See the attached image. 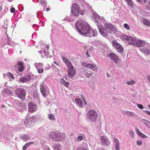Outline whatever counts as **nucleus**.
<instances>
[{
  "instance_id": "5fc2aeb1",
  "label": "nucleus",
  "mask_w": 150,
  "mask_h": 150,
  "mask_svg": "<svg viewBox=\"0 0 150 150\" xmlns=\"http://www.w3.org/2000/svg\"><path fill=\"white\" fill-rule=\"evenodd\" d=\"M55 150H61L60 148H59L57 146H55L54 148Z\"/></svg>"
},
{
  "instance_id": "ddd939ff",
  "label": "nucleus",
  "mask_w": 150,
  "mask_h": 150,
  "mask_svg": "<svg viewBox=\"0 0 150 150\" xmlns=\"http://www.w3.org/2000/svg\"><path fill=\"white\" fill-rule=\"evenodd\" d=\"M40 90L41 93L43 96L44 97L46 96V90L45 87L42 85V84L40 85Z\"/></svg>"
},
{
  "instance_id": "5701e85b",
  "label": "nucleus",
  "mask_w": 150,
  "mask_h": 150,
  "mask_svg": "<svg viewBox=\"0 0 150 150\" xmlns=\"http://www.w3.org/2000/svg\"><path fill=\"white\" fill-rule=\"evenodd\" d=\"M141 51L146 54H150V51L146 49H143L141 50Z\"/></svg>"
},
{
  "instance_id": "774afa93",
  "label": "nucleus",
  "mask_w": 150,
  "mask_h": 150,
  "mask_svg": "<svg viewBox=\"0 0 150 150\" xmlns=\"http://www.w3.org/2000/svg\"><path fill=\"white\" fill-rule=\"evenodd\" d=\"M144 0V3H145L146 2V1H147V0Z\"/></svg>"
},
{
  "instance_id": "a211bd4d",
  "label": "nucleus",
  "mask_w": 150,
  "mask_h": 150,
  "mask_svg": "<svg viewBox=\"0 0 150 150\" xmlns=\"http://www.w3.org/2000/svg\"><path fill=\"white\" fill-rule=\"evenodd\" d=\"M28 81V79L23 76L21 77L19 80V81L21 83L25 82Z\"/></svg>"
},
{
  "instance_id": "8fccbe9b",
  "label": "nucleus",
  "mask_w": 150,
  "mask_h": 150,
  "mask_svg": "<svg viewBox=\"0 0 150 150\" xmlns=\"http://www.w3.org/2000/svg\"><path fill=\"white\" fill-rule=\"evenodd\" d=\"M15 9L14 8H13L10 9V11L12 13H14L15 12Z\"/></svg>"
},
{
  "instance_id": "dca6fc26",
  "label": "nucleus",
  "mask_w": 150,
  "mask_h": 150,
  "mask_svg": "<svg viewBox=\"0 0 150 150\" xmlns=\"http://www.w3.org/2000/svg\"><path fill=\"white\" fill-rule=\"evenodd\" d=\"M23 65V62H19L18 63V65L19 66L18 69L19 71L20 72L23 71L24 69Z\"/></svg>"
},
{
  "instance_id": "9b49d317",
  "label": "nucleus",
  "mask_w": 150,
  "mask_h": 150,
  "mask_svg": "<svg viewBox=\"0 0 150 150\" xmlns=\"http://www.w3.org/2000/svg\"><path fill=\"white\" fill-rule=\"evenodd\" d=\"M35 105L33 102H30L29 104V111L34 112L35 110Z\"/></svg>"
},
{
  "instance_id": "bf43d9fd",
  "label": "nucleus",
  "mask_w": 150,
  "mask_h": 150,
  "mask_svg": "<svg viewBox=\"0 0 150 150\" xmlns=\"http://www.w3.org/2000/svg\"><path fill=\"white\" fill-rule=\"evenodd\" d=\"M99 16L97 14H95V18H99Z\"/></svg>"
},
{
  "instance_id": "7ed1b4c3",
  "label": "nucleus",
  "mask_w": 150,
  "mask_h": 150,
  "mask_svg": "<svg viewBox=\"0 0 150 150\" xmlns=\"http://www.w3.org/2000/svg\"><path fill=\"white\" fill-rule=\"evenodd\" d=\"M123 38L125 40L128 41L129 44L132 45L133 46L137 47L144 46L145 44L144 41L139 40H137L130 36H128L126 35L123 36Z\"/></svg>"
},
{
  "instance_id": "338daca9",
  "label": "nucleus",
  "mask_w": 150,
  "mask_h": 150,
  "mask_svg": "<svg viewBox=\"0 0 150 150\" xmlns=\"http://www.w3.org/2000/svg\"><path fill=\"white\" fill-rule=\"evenodd\" d=\"M50 10V8H47V9H46V11H49V10Z\"/></svg>"
},
{
  "instance_id": "58836bf2",
  "label": "nucleus",
  "mask_w": 150,
  "mask_h": 150,
  "mask_svg": "<svg viewBox=\"0 0 150 150\" xmlns=\"http://www.w3.org/2000/svg\"><path fill=\"white\" fill-rule=\"evenodd\" d=\"M142 142L141 140H137V144L139 146H140L142 144Z\"/></svg>"
},
{
  "instance_id": "b1692460",
  "label": "nucleus",
  "mask_w": 150,
  "mask_h": 150,
  "mask_svg": "<svg viewBox=\"0 0 150 150\" xmlns=\"http://www.w3.org/2000/svg\"><path fill=\"white\" fill-rule=\"evenodd\" d=\"M48 118L50 120H53V121L55 120V118L54 115L52 114L48 115Z\"/></svg>"
},
{
  "instance_id": "4468645a",
  "label": "nucleus",
  "mask_w": 150,
  "mask_h": 150,
  "mask_svg": "<svg viewBox=\"0 0 150 150\" xmlns=\"http://www.w3.org/2000/svg\"><path fill=\"white\" fill-rule=\"evenodd\" d=\"M29 120H30L29 123L30 126H33L36 121L35 117L34 116H32L30 118V117L29 118Z\"/></svg>"
},
{
  "instance_id": "a19ab883",
  "label": "nucleus",
  "mask_w": 150,
  "mask_h": 150,
  "mask_svg": "<svg viewBox=\"0 0 150 150\" xmlns=\"http://www.w3.org/2000/svg\"><path fill=\"white\" fill-rule=\"evenodd\" d=\"M124 27L127 29L129 30L130 29L129 25L125 23L124 25Z\"/></svg>"
},
{
  "instance_id": "0eeeda50",
  "label": "nucleus",
  "mask_w": 150,
  "mask_h": 150,
  "mask_svg": "<svg viewBox=\"0 0 150 150\" xmlns=\"http://www.w3.org/2000/svg\"><path fill=\"white\" fill-rule=\"evenodd\" d=\"M80 9L79 6L76 4H74L72 7L71 13L72 15L78 16L79 13Z\"/></svg>"
},
{
  "instance_id": "f257e3e1",
  "label": "nucleus",
  "mask_w": 150,
  "mask_h": 150,
  "mask_svg": "<svg viewBox=\"0 0 150 150\" xmlns=\"http://www.w3.org/2000/svg\"><path fill=\"white\" fill-rule=\"evenodd\" d=\"M100 24L97 25L100 33L103 36H106L108 33L112 32L115 33L116 32L115 28L110 23L105 24L103 28L100 27Z\"/></svg>"
},
{
  "instance_id": "7c9ffc66",
  "label": "nucleus",
  "mask_w": 150,
  "mask_h": 150,
  "mask_svg": "<svg viewBox=\"0 0 150 150\" xmlns=\"http://www.w3.org/2000/svg\"><path fill=\"white\" fill-rule=\"evenodd\" d=\"M34 64L37 69L38 67L41 68V67L42 66V64L41 63H35Z\"/></svg>"
},
{
  "instance_id": "6ab92c4d",
  "label": "nucleus",
  "mask_w": 150,
  "mask_h": 150,
  "mask_svg": "<svg viewBox=\"0 0 150 150\" xmlns=\"http://www.w3.org/2000/svg\"><path fill=\"white\" fill-rule=\"evenodd\" d=\"M143 23L144 24L148 26H150V21H149L147 19H143Z\"/></svg>"
},
{
  "instance_id": "e433bc0d",
  "label": "nucleus",
  "mask_w": 150,
  "mask_h": 150,
  "mask_svg": "<svg viewBox=\"0 0 150 150\" xmlns=\"http://www.w3.org/2000/svg\"><path fill=\"white\" fill-rule=\"evenodd\" d=\"M129 135H130V137H131L133 138L134 137V134L133 131L132 130H131L129 132Z\"/></svg>"
},
{
  "instance_id": "2f4dec72",
  "label": "nucleus",
  "mask_w": 150,
  "mask_h": 150,
  "mask_svg": "<svg viewBox=\"0 0 150 150\" xmlns=\"http://www.w3.org/2000/svg\"><path fill=\"white\" fill-rule=\"evenodd\" d=\"M126 114L128 116H130V117H133L134 115V113H133L132 112H128V111L127 112H126Z\"/></svg>"
},
{
  "instance_id": "2eb2a0df",
  "label": "nucleus",
  "mask_w": 150,
  "mask_h": 150,
  "mask_svg": "<svg viewBox=\"0 0 150 150\" xmlns=\"http://www.w3.org/2000/svg\"><path fill=\"white\" fill-rule=\"evenodd\" d=\"M88 68H90L94 71H96L98 69V68L96 65L91 64H88Z\"/></svg>"
},
{
  "instance_id": "393cba45",
  "label": "nucleus",
  "mask_w": 150,
  "mask_h": 150,
  "mask_svg": "<svg viewBox=\"0 0 150 150\" xmlns=\"http://www.w3.org/2000/svg\"><path fill=\"white\" fill-rule=\"evenodd\" d=\"M4 92L5 94H7L11 95L12 93L11 91L10 90L8 89H5L4 91Z\"/></svg>"
},
{
  "instance_id": "603ef678",
  "label": "nucleus",
  "mask_w": 150,
  "mask_h": 150,
  "mask_svg": "<svg viewBox=\"0 0 150 150\" xmlns=\"http://www.w3.org/2000/svg\"><path fill=\"white\" fill-rule=\"evenodd\" d=\"M93 36H94L96 35H97V32H95V31H93Z\"/></svg>"
},
{
  "instance_id": "f3484780",
  "label": "nucleus",
  "mask_w": 150,
  "mask_h": 150,
  "mask_svg": "<svg viewBox=\"0 0 150 150\" xmlns=\"http://www.w3.org/2000/svg\"><path fill=\"white\" fill-rule=\"evenodd\" d=\"M60 83L62 85H64L67 87H68V84L69 83L68 82H66L64 79L61 78L60 80Z\"/></svg>"
},
{
  "instance_id": "de8ad7c7",
  "label": "nucleus",
  "mask_w": 150,
  "mask_h": 150,
  "mask_svg": "<svg viewBox=\"0 0 150 150\" xmlns=\"http://www.w3.org/2000/svg\"><path fill=\"white\" fill-rule=\"evenodd\" d=\"M120 147V144L115 145L116 150H119Z\"/></svg>"
},
{
  "instance_id": "aec40b11",
  "label": "nucleus",
  "mask_w": 150,
  "mask_h": 150,
  "mask_svg": "<svg viewBox=\"0 0 150 150\" xmlns=\"http://www.w3.org/2000/svg\"><path fill=\"white\" fill-rule=\"evenodd\" d=\"M75 102L80 106H82L83 105L82 102L80 99H76Z\"/></svg>"
},
{
  "instance_id": "4d7b16f0",
  "label": "nucleus",
  "mask_w": 150,
  "mask_h": 150,
  "mask_svg": "<svg viewBox=\"0 0 150 150\" xmlns=\"http://www.w3.org/2000/svg\"><path fill=\"white\" fill-rule=\"evenodd\" d=\"M86 55L88 56V57H90V55H89V53H88V50H87L86 52Z\"/></svg>"
},
{
  "instance_id": "f03ea898",
  "label": "nucleus",
  "mask_w": 150,
  "mask_h": 150,
  "mask_svg": "<svg viewBox=\"0 0 150 150\" xmlns=\"http://www.w3.org/2000/svg\"><path fill=\"white\" fill-rule=\"evenodd\" d=\"M75 26L78 31L82 35H86L88 33H89L90 29L89 25L84 21L80 22L77 21Z\"/></svg>"
},
{
  "instance_id": "49530a36",
  "label": "nucleus",
  "mask_w": 150,
  "mask_h": 150,
  "mask_svg": "<svg viewBox=\"0 0 150 150\" xmlns=\"http://www.w3.org/2000/svg\"><path fill=\"white\" fill-rule=\"evenodd\" d=\"M137 107L140 109H142L143 108V106L141 104H138L137 105Z\"/></svg>"
},
{
  "instance_id": "ea45409f",
  "label": "nucleus",
  "mask_w": 150,
  "mask_h": 150,
  "mask_svg": "<svg viewBox=\"0 0 150 150\" xmlns=\"http://www.w3.org/2000/svg\"><path fill=\"white\" fill-rule=\"evenodd\" d=\"M62 58L65 64L69 61L67 58L64 57H62Z\"/></svg>"
},
{
  "instance_id": "37998d69",
  "label": "nucleus",
  "mask_w": 150,
  "mask_h": 150,
  "mask_svg": "<svg viewBox=\"0 0 150 150\" xmlns=\"http://www.w3.org/2000/svg\"><path fill=\"white\" fill-rule=\"evenodd\" d=\"M28 147V143H26L23 147V150H25Z\"/></svg>"
},
{
  "instance_id": "412c9836",
  "label": "nucleus",
  "mask_w": 150,
  "mask_h": 150,
  "mask_svg": "<svg viewBox=\"0 0 150 150\" xmlns=\"http://www.w3.org/2000/svg\"><path fill=\"white\" fill-rule=\"evenodd\" d=\"M142 122L143 123L146 125L148 127H150V122L148 120L145 119H143L142 120Z\"/></svg>"
},
{
  "instance_id": "bb28decb",
  "label": "nucleus",
  "mask_w": 150,
  "mask_h": 150,
  "mask_svg": "<svg viewBox=\"0 0 150 150\" xmlns=\"http://www.w3.org/2000/svg\"><path fill=\"white\" fill-rule=\"evenodd\" d=\"M113 139L114 142L115 143V145L120 144L119 141L117 139L114 138Z\"/></svg>"
},
{
  "instance_id": "9d476101",
  "label": "nucleus",
  "mask_w": 150,
  "mask_h": 150,
  "mask_svg": "<svg viewBox=\"0 0 150 150\" xmlns=\"http://www.w3.org/2000/svg\"><path fill=\"white\" fill-rule=\"evenodd\" d=\"M76 74L75 69L74 68V67H72L69 69L68 71V74L69 77L72 78Z\"/></svg>"
},
{
  "instance_id": "473e14b6",
  "label": "nucleus",
  "mask_w": 150,
  "mask_h": 150,
  "mask_svg": "<svg viewBox=\"0 0 150 150\" xmlns=\"http://www.w3.org/2000/svg\"><path fill=\"white\" fill-rule=\"evenodd\" d=\"M37 69L38 73L39 74L41 73L43 71V69L42 67H38L37 68Z\"/></svg>"
},
{
  "instance_id": "39448f33",
  "label": "nucleus",
  "mask_w": 150,
  "mask_h": 150,
  "mask_svg": "<svg viewBox=\"0 0 150 150\" xmlns=\"http://www.w3.org/2000/svg\"><path fill=\"white\" fill-rule=\"evenodd\" d=\"M97 114L93 110H90L87 114V118L91 122H94L96 120Z\"/></svg>"
},
{
  "instance_id": "423d86ee",
  "label": "nucleus",
  "mask_w": 150,
  "mask_h": 150,
  "mask_svg": "<svg viewBox=\"0 0 150 150\" xmlns=\"http://www.w3.org/2000/svg\"><path fill=\"white\" fill-rule=\"evenodd\" d=\"M17 97L19 98L23 99L25 98V90L22 88H18L16 89L15 91Z\"/></svg>"
},
{
  "instance_id": "79ce46f5",
  "label": "nucleus",
  "mask_w": 150,
  "mask_h": 150,
  "mask_svg": "<svg viewBox=\"0 0 150 150\" xmlns=\"http://www.w3.org/2000/svg\"><path fill=\"white\" fill-rule=\"evenodd\" d=\"M139 135L143 138H146L147 137L146 136L141 132L140 133V134Z\"/></svg>"
},
{
  "instance_id": "c9c22d12",
  "label": "nucleus",
  "mask_w": 150,
  "mask_h": 150,
  "mask_svg": "<svg viewBox=\"0 0 150 150\" xmlns=\"http://www.w3.org/2000/svg\"><path fill=\"white\" fill-rule=\"evenodd\" d=\"M92 74H93L91 73H88V72H86L85 74V75L87 77L89 78Z\"/></svg>"
},
{
  "instance_id": "0e129e2a",
  "label": "nucleus",
  "mask_w": 150,
  "mask_h": 150,
  "mask_svg": "<svg viewBox=\"0 0 150 150\" xmlns=\"http://www.w3.org/2000/svg\"><path fill=\"white\" fill-rule=\"evenodd\" d=\"M33 142H29V145L30 144H33Z\"/></svg>"
},
{
  "instance_id": "20e7f679",
  "label": "nucleus",
  "mask_w": 150,
  "mask_h": 150,
  "mask_svg": "<svg viewBox=\"0 0 150 150\" xmlns=\"http://www.w3.org/2000/svg\"><path fill=\"white\" fill-rule=\"evenodd\" d=\"M49 136L50 138L55 141L62 140L65 137V136L64 134L54 132H51L49 134Z\"/></svg>"
},
{
  "instance_id": "a18cd8bd",
  "label": "nucleus",
  "mask_w": 150,
  "mask_h": 150,
  "mask_svg": "<svg viewBox=\"0 0 150 150\" xmlns=\"http://www.w3.org/2000/svg\"><path fill=\"white\" fill-rule=\"evenodd\" d=\"M81 64L83 66L88 68V64H87L85 62H83Z\"/></svg>"
},
{
  "instance_id": "6e6d98bb",
  "label": "nucleus",
  "mask_w": 150,
  "mask_h": 150,
  "mask_svg": "<svg viewBox=\"0 0 150 150\" xmlns=\"http://www.w3.org/2000/svg\"><path fill=\"white\" fill-rule=\"evenodd\" d=\"M44 53L45 54V55L47 56L49 54V53L48 52L45 51H44Z\"/></svg>"
},
{
  "instance_id": "c85d7f7f",
  "label": "nucleus",
  "mask_w": 150,
  "mask_h": 150,
  "mask_svg": "<svg viewBox=\"0 0 150 150\" xmlns=\"http://www.w3.org/2000/svg\"><path fill=\"white\" fill-rule=\"evenodd\" d=\"M66 64L67 66V67L68 69L71 68L72 67H73L69 61L67 62Z\"/></svg>"
},
{
  "instance_id": "f704fd0d",
  "label": "nucleus",
  "mask_w": 150,
  "mask_h": 150,
  "mask_svg": "<svg viewBox=\"0 0 150 150\" xmlns=\"http://www.w3.org/2000/svg\"><path fill=\"white\" fill-rule=\"evenodd\" d=\"M128 5L131 7H133L134 5V3L131 1V0L127 2Z\"/></svg>"
},
{
  "instance_id": "3c124183",
  "label": "nucleus",
  "mask_w": 150,
  "mask_h": 150,
  "mask_svg": "<svg viewBox=\"0 0 150 150\" xmlns=\"http://www.w3.org/2000/svg\"><path fill=\"white\" fill-rule=\"evenodd\" d=\"M144 112L146 114L150 115V112L147 110H144Z\"/></svg>"
},
{
  "instance_id": "4c0bfd02",
  "label": "nucleus",
  "mask_w": 150,
  "mask_h": 150,
  "mask_svg": "<svg viewBox=\"0 0 150 150\" xmlns=\"http://www.w3.org/2000/svg\"><path fill=\"white\" fill-rule=\"evenodd\" d=\"M24 124L26 126H27L28 125V119L27 118H26L25 119Z\"/></svg>"
},
{
  "instance_id": "e2e57ef3",
  "label": "nucleus",
  "mask_w": 150,
  "mask_h": 150,
  "mask_svg": "<svg viewBox=\"0 0 150 150\" xmlns=\"http://www.w3.org/2000/svg\"><path fill=\"white\" fill-rule=\"evenodd\" d=\"M54 63L57 65H58L59 64L56 62L54 61Z\"/></svg>"
},
{
  "instance_id": "864d4df0",
  "label": "nucleus",
  "mask_w": 150,
  "mask_h": 150,
  "mask_svg": "<svg viewBox=\"0 0 150 150\" xmlns=\"http://www.w3.org/2000/svg\"><path fill=\"white\" fill-rule=\"evenodd\" d=\"M44 150H50V149L47 146H45L43 148Z\"/></svg>"
},
{
  "instance_id": "13d9d810",
  "label": "nucleus",
  "mask_w": 150,
  "mask_h": 150,
  "mask_svg": "<svg viewBox=\"0 0 150 150\" xmlns=\"http://www.w3.org/2000/svg\"><path fill=\"white\" fill-rule=\"evenodd\" d=\"M40 3L42 4H45V1H40Z\"/></svg>"
},
{
  "instance_id": "c03bdc74",
  "label": "nucleus",
  "mask_w": 150,
  "mask_h": 150,
  "mask_svg": "<svg viewBox=\"0 0 150 150\" xmlns=\"http://www.w3.org/2000/svg\"><path fill=\"white\" fill-rule=\"evenodd\" d=\"M76 150H87L85 148L82 147H80L77 148Z\"/></svg>"
},
{
  "instance_id": "f8f14e48",
  "label": "nucleus",
  "mask_w": 150,
  "mask_h": 150,
  "mask_svg": "<svg viewBox=\"0 0 150 150\" xmlns=\"http://www.w3.org/2000/svg\"><path fill=\"white\" fill-rule=\"evenodd\" d=\"M110 58L114 61L117 64L118 62V57L115 54L113 53L110 54Z\"/></svg>"
},
{
  "instance_id": "6e6552de",
  "label": "nucleus",
  "mask_w": 150,
  "mask_h": 150,
  "mask_svg": "<svg viewBox=\"0 0 150 150\" xmlns=\"http://www.w3.org/2000/svg\"><path fill=\"white\" fill-rule=\"evenodd\" d=\"M112 43L113 46L114 47L118 52L120 53L123 52V47L116 40H113Z\"/></svg>"
},
{
  "instance_id": "052dcab7",
  "label": "nucleus",
  "mask_w": 150,
  "mask_h": 150,
  "mask_svg": "<svg viewBox=\"0 0 150 150\" xmlns=\"http://www.w3.org/2000/svg\"><path fill=\"white\" fill-rule=\"evenodd\" d=\"M138 2V3H140L142 2L141 0H136Z\"/></svg>"
},
{
  "instance_id": "09e8293b",
  "label": "nucleus",
  "mask_w": 150,
  "mask_h": 150,
  "mask_svg": "<svg viewBox=\"0 0 150 150\" xmlns=\"http://www.w3.org/2000/svg\"><path fill=\"white\" fill-rule=\"evenodd\" d=\"M136 132H137V134L138 135H139L140 134V133H141V132H140V131H139V129L137 128L136 129Z\"/></svg>"
},
{
  "instance_id": "680f3d73",
  "label": "nucleus",
  "mask_w": 150,
  "mask_h": 150,
  "mask_svg": "<svg viewBox=\"0 0 150 150\" xmlns=\"http://www.w3.org/2000/svg\"><path fill=\"white\" fill-rule=\"evenodd\" d=\"M33 96L36 99V97H37V96H36L35 94H33Z\"/></svg>"
},
{
  "instance_id": "72a5a7b5",
  "label": "nucleus",
  "mask_w": 150,
  "mask_h": 150,
  "mask_svg": "<svg viewBox=\"0 0 150 150\" xmlns=\"http://www.w3.org/2000/svg\"><path fill=\"white\" fill-rule=\"evenodd\" d=\"M135 83V81H127V84L128 85H131L134 84Z\"/></svg>"
},
{
  "instance_id": "1a4fd4ad",
  "label": "nucleus",
  "mask_w": 150,
  "mask_h": 150,
  "mask_svg": "<svg viewBox=\"0 0 150 150\" xmlns=\"http://www.w3.org/2000/svg\"><path fill=\"white\" fill-rule=\"evenodd\" d=\"M107 137L104 136H101L100 137L101 144L102 145L105 146L109 145L110 142L109 141L106 139Z\"/></svg>"
},
{
  "instance_id": "a878e982",
  "label": "nucleus",
  "mask_w": 150,
  "mask_h": 150,
  "mask_svg": "<svg viewBox=\"0 0 150 150\" xmlns=\"http://www.w3.org/2000/svg\"><path fill=\"white\" fill-rule=\"evenodd\" d=\"M7 75L9 78H10L13 79H15V77L13 76V75L11 73H10V72L7 73Z\"/></svg>"
},
{
  "instance_id": "cd10ccee",
  "label": "nucleus",
  "mask_w": 150,
  "mask_h": 150,
  "mask_svg": "<svg viewBox=\"0 0 150 150\" xmlns=\"http://www.w3.org/2000/svg\"><path fill=\"white\" fill-rule=\"evenodd\" d=\"M83 137L82 135L79 136L76 138V140L79 142L83 140Z\"/></svg>"
},
{
  "instance_id": "4be33fe9",
  "label": "nucleus",
  "mask_w": 150,
  "mask_h": 150,
  "mask_svg": "<svg viewBox=\"0 0 150 150\" xmlns=\"http://www.w3.org/2000/svg\"><path fill=\"white\" fill-rule=\"evenodd\" d=\"M142 122L143 123L146 125L148 127H150V122L148 120L145 119H143L142 120Z\"/></svg>"
},
{
  "instance_id": "c756f323",
  "label": "nucleus",
  "mask_w": 150,
  "mask_h": 150,
  "mask_svg": "<svg viewBox=\"0 0 150 150\" xmlns=\"http://www.w3.org/2000/svg\"><path fill=\"white\" fill-rule=\"evenodd\" d=\"M93 31L91 33L90 32V30L89 31V33H88L86 35H85V36H86L88 37H91L92 36H93Z\"/></svg>"
},
{
  "instance_id": "69168bd1",
  "label": "nucleus",
  "mask_w": 150,
  "mask_h": 150,
  "mask_svg": "<svg viewBox=\"0 0 150 150\" xmlns=\"http://www.w3.org/2000/svg\"><path fill=\"white\" fill-rule=\"evenodd\" d=\"M38 52H39L40 53V54H41L42 53V50L41 51H38Z\"/></svg>"
}]
</instances>
